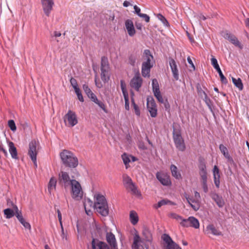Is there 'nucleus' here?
<instances>
[{
  "instance_id": "nucleus-10",
  "label": "nucleus",
  "mask_w": 249,
  "mask_h": 249,
  "mask_svg": "<svg viewBox=\"0 0 249 249\" xmlns=\"http://www.w3.org/2000/svg\"><path fill=\"white\" fill-rule=\"evenodd\" d=\"M179 223L183 227H191L195 229H198L199 227V222L198 219L194 216H190L187 219H184Z\"/></svg>"
},
{
  "instance_id": "nucleus-3",
  "label": "nucleus",
  "mask_w": 249,
  "mask_h": 249,
  "mask_svg": "<svg viewBox=\"0 0 249 249\" xmlns=\"http://www.w3.org/2000/svg\"><path fill=\"white\" fill-rule=\"evenodd\" d=\"M142 57L144 61L142 66V74L143 77H149L151 69L153 67V64L151 61L153 59V56L149 50H145L143 53Z\"/></svg>"
},
{
  "instance_id": "nucleus-28",
  "label": "nucleus",
  "mask_w": 249,
  "mask_h": 249,
  "mask_svg": "<svg viewBox=\"0 0 249 249\" xmlns=\"http://www.w3.org/2000/svg\"><path fill=\"white\" fill-rule=\"evenodd\" d=\"M129 219L131 224L135 225L139 221V217L137 213L134 211H131L129 214Z\"/></svg>"
},
{
  "instance_id": "nucleus-56",
  "label": "nucleus",
  "mask_w": 249,
  "mask_h": 249,
  "mask_svg": "<svg viewBox=\"0 0 249 249\" xmlns=\"http://www.w3.org/2000/svg\"><path fill=\"white\" fill-rule=\"evenodd\" d=\"M211 63L215 69L220 67L217 63V59L214 57H213L211 58Z\"/></svg>"
},
{
  "instance_id": "nucleus-62",
  "label": "nucleus",
  "mask_w": 249,
  "mask_h": 249,
  "mask_svg": "<svg viewBox=\"0 0 249 249\" xmlns=\"http://www.w3.org/2000/svg\"><path fill=\"white\" fill-rule=\"evenodd\" d=\"M7 205L9 207H11L15 211V206H17L15 205L12 201H11L10 199H8L7 200Z\"/></svg>"
},
{
  "instance_id": "nucleus-64",
  "label": "nucleus",
  "mask_w": 249,
  "mask_h": 249,
  "mask_svg": "<svg viewBox=\"0 0 249 249\" xmlns=\"http://www.w3.org/2000/svg\"><path fill=\"white\" fill-rule=\"evenodd\" d=\"M134 9L135 10V13L137 14L139 16L142 14L141 13L140 8L139 7H138L137 5H135L134 6Z\"/></svg>"
},
{
  "instance_id": "nucleus-6",
  "label": "nucleus",
  "mask_w": 249,
  "mask_h": 249,
  "mask_svg": "<svg viewBox=\"0 0 249 249\" xmlns=\"http://www.w3.org/2000/svg\"><path fill=\"white\" fill-rule=\"evenodd\" d=\"M39 144V142L35 140H32L29 144L28 154L35 166H37L36 156L38 152Z\"/></svg>"
},
{
  "instance_id": "nucleus-18",
  "label": "nucleus",
  "mask_w": 249,
  "mask_h": 249,
  "mask_svg": "<svg viewBox=\"0 0 249 249\" xmlns=\"http://www.w3.org/2000/svg\"><path fill=\"white\" fill-rule=\"evenodd\" d=\"M91 246L92 249H96V247H98L99 249H110L107 243L95 238L92 239Z\"/></svg>"
},
{
  "instance_id": "nucleus-38",
  "label": "nucleus",
  "mask_w": 249,
  "mask_h": 249,
  "mask_svg": "<svg viewBox=\"0 0 249 249\" xmlns=\"http://www.w3.org/2000/svg\"><path fill=\"white\" fill-rule=\"evenodd\" d=\"M101 78L104 82H107L109 79V76L108 75L109 70H101Z\"/></svg>"
},
{
  "instance_id": "nucleus-19",
  "label": "nucleus",
  "mask_w": 249,
  "mask_h": 249,
  "mask_svg": "<svg viewBox=\"0 0 249 249\" xmlns=\"http://www.w3.org/2000/svg\"><path fill=\"white\" fill-rule=\"evenodd\" d=\"M198 161V168L199 170V174L200 176V178L207 177L206 166L204 159H203V158H200Z\"/></svg>"
},
{
  "instance_id": "nucleus-27",
  "label": "nucleus",
  "mask_w": 249,
  "mask_h": 249,
  "mask_svg": "<svg viewBox=\"0 0 249 249\" xmlns=\"http://www.w3.org/2000/svg\"><path fill=\"white\" fill-rule=\"evenodd\" d=\"M170 170L173 177L178 179L182 178L181 174L178 171V168L176 165L171 164L170 166Z\"/></svg>"
},
{
  "instance_id": "nucleus-55",
  "label": "nucleus",
  "mask_w": 249,
  "mask_h": 249,
  "mask_svg": "<svg viewBox=\"0 0 249 249\" xmlns=\"http://www.w3.org/2000/svg\"><path fill=\"white\" fill-rule=\"evenodd\" d=\"M170 216L171 218L175 219L178 221L180 220V221H182V220H184V218H183L182 216L175 213H171Z\"/></svg>"
},
{
  "instance_id": "nucleus-46",
  "label": "nucleus",
  "mask_w": 249,
  "mask_h": 249,
  "mask_svg": "<svg viewBox=\"0 0 249 249\" xmlns=\"http://www.w3.org/2000/svg\"><path fill=\"white\" fill-rule=\"evenodd\" d=\"M196 200L192 201V203L191 204L190 206L194 211H197L200 208V201L197 199Z\"/></svg>"
},
{
  "instance_id": "nucleus-60",
  "label": "nucleus",
  "mask_w": 249,
  "mask_h": 249,
  "mask_svg": "<svg viewBox=\"0 0 249 249\" xmlns=\"http://www.w3.org/2000/svg\"><path fill=\"white\" fill-rule=\"evenodd\" d=\"M70 83L72 87L73 88V89L78 87L76 80L73 77H71V78Z\"/></svg>"
},
{
  "instance_id": "nucleus-34",
  "label": "nucleus",
  "mask_w": 249,
  "mask_h": 249,
  "mask_svg": "<svg viewBox=\"0 0 249 249\" xmlns=\"http://www.w3.org/2000/svg\"><path fill=\"white\" fill-rule=\"evenodd\" d=\"M122 158L123 160V162L125 166L126 169H127L130 167L129 165V163L130 162V155L127 154L125 153H124L122 155Z\"/></svg>"
},
{
  "instance_id": "nucleus-26",
  "label": "nucleus",
  "mask_w": 249,
  "mask_h": 249,
  "mask_svg": "<svg viewBox=\"0 0 249 249\" xmlns=\"http://www.w3.org/2000/svg\"><path fill=\"white\" fill-rule=\"evenodd\" d=\"M219 149L229 162L231 163L233 162V159L229 154L228 149L226 146L223 144H221L219 145Z\"/></svg>"
},
{
  "instance_id": "nucleus-49",
  "label": "nucleus",
  "mask_w": 249,
  "mask_h": 249,
  "mask_svg": "<svg viewBox=\"0 0 249 249\" xmlns=\"http://www.w3.org/2000/svg\"><path fill=\"white\" fill-rule=\"evenodd\" d=\"M20 223L24 226L26 229L30 230L31 228V225L29 222H26L24 218L18 219Z\"/></svg>"
},
{
  "instance_id": "nucleus-21",
  "label": "nucleus",
  "mask_w": 249,
  "mask_h": 249,
  "mask_svg": "<svg viewBox=\"0 0 249 249\" xmlns=\"http://www.w3.org/2000/svg\"><path fill=\"white\" fill-rule=\"evenodd\" d=\"M125 26L129 36H133L135 35L136 31L132 20L126 19L125 21Z\"/></svg>"
},
{
  "instance_id": "nucleus-16",
  "label": "nucleus",
  "mask_w": 249,
  "mask_h": 249,
  "mask_svg": "<svg viewBox=\"0 0 249 249\" xmlns=\"http://www.w3.org/2000/svg\"><path fill=\"white\" fill-rule=\"evenodd\" d=\"M204 232L207 235L213 234L216 236L222 235V232L213 224H209L206 226Z\"/></svg>"
},
{
  "instance_id": "nucleus-7",
  "label": "nucleus",
  "mask_w": 249,
  "mask_h": 249,
  "mask_svg": "<svg viewBox=\"0 0 249 249\" xmlns=\"http://www.w3.org/2000/svg\"><path fill=\"white\" fill-rule=\"evenodd\" d=\"M71 193L72 197L76 200H79L83 196V191L80 183L76 179L73 180L71 184Z\"/></svg>"
},
{
  "instance_id": "nucleus-31",
  "label": "nucleus",
  "mask_w": 249,
  "mask_h": 249,
  "mask_svg": "<svg viewBox=\"0 0 249 249\" xmlns=\"http://www.w3.org/2000/svg\"><path fill=\"white\" fill-rule=\"evenodd\" d=\"M56 183V179L54 177H52L50 178L48 185V189L50 193H51L52 190L53 189H55Z\"/></svg>"
},
{
  "instance_id": "nucleus-15",
  "label": "nucleus",
  "mask_w": 249,
  "mask_h": 249,
  "mask_svg": "<svg viewBox=\"0 0 249 249\" xmlns=\"http://www.w3.org/2000/svg\"><path fill=\"white\" fill-rule=\"evenodd\" d=\"M43 11L49 17L54 5L53 0H41Z\"/></svg>"
},
{
  "instance_id": "nucleus-9",
  "label": "nucleus",
  "mask_w": 249,
  "mask_h": 249,
  "mask_svg": "<svg viewBox=\"0 0 249 249\" xmlns=\"http://www.w3.org/2000/svg\"><path fill=\"white\" fill-rule=\"evenodd\" d=\"M64 121L66 125L73 127L78 123V119L75 112L69 110L64 117Z\"/></svg>"
},
{
  "instance_id": "nucleus-14",
  "label": "nucleus",
  "mask_w": 249,
  "mask_h": 249,
  "mask_svg": "<svg viewBox=\"0 0 249 249\" xmlns=\"http://www.w3.org/2000/svg\"><path fill=\"white\" fill-rule=\"evenodd\" d=\"M157 179L164 186H169L171 184L170 176L162 172H158L156 174Z\"/></svg>"
},
{
  "instance_id": "nucleus-47",
  "label": "nucleus",
  "mask_w": 249,
  "mask_h": 249,
  "mask_svg": "<svg viewBox=\"0 0 249 249\" xmlns=\"http://www.w3.org/2000/svg\"><path fill=\"white\" fill-rule=\"evenodd\" d=\"M154 94L160 103L162 104L163 103L165 100L163 99L160 91L154 93Z\"/></svg>"
},
{
  "instance_id": "nucleus-23",
  "label": "nucleus",
  "mask_w": 249,
  "mask_h": 249,
  "mask_svg": "<svg viewBox=\"0 0 249 249\" xmlns=\"http://www.w3.org/2000/svg\"><path fill=\"white\" fill-rule=\"evenodd\" d=\"M8 145L9 147V151L11 154L12 158L15 160H18V151L17 148L15 147L13 142L8 141Z\"/></svg>"
},
{
  "instance_id": "nucleus-12",
  "label": "nucleus",
  "mask_w": 249,
  "mask_h": 249,
  "mask_svg": "<svg viewBox=\"0 0 249 249\" xmlns=\"http://www.w3.org/2000/svg\"><path fill=\"white\" fill-rule=\"evenodd\" d=\"M223 36L226 39L229 40L231 43L233 44L235 46L238 47L239 49H242L243 46L238 38L233 34L226 31L224 33Z\"/></svg>"
},
{
  "instance_id": "nucleus-29",
  "label": "nucleus",
  "mask_w": 249,
  "mask_h": 249,
  "mask_svg": "<svg viewBox=\"0 0 249 249\" xmlns=\"http://www.w3.org/2000/svg\"><path fill=\"white\" fill-rule=\"evenodd\" d=\"M109 65L107 57L104 56L101 57V70H109Z\"/></svg>"
},
{
  "instance_id": "nucleus-32",
  "label": "nucleus",
  "mask_w": 249,
  "mask_h": 249,
  "mask_svg": "<svg viewBox=\"0 0 249 249\" xmlns=\"http://www.w3.org/2000/svg\"><path fill=\"white\" fill-rule=\"evenodd\" d=\"M137 55L136 53L130 54L128 57V63L131 66L134 67L135 66Z\"/></svg>"
},
{
  "instance_id": "nucleus-48",
  "label": "nucleus",
  "mask_w": 249,
  "mask_h": 249,
  "mask_svg": "<svg viewBox=\"0 0 249 249\" xmlns=\"http://www.w3.org/2000/svg\"><path fill=\"white\" fill-rule=\"evenodd\" d=\"M95 103L98 105V106L101 108L105 113H107L108 112L106 106L103 102L98 100V101H96Z\"/></svg>"
},
{
  "instance_id": "nucleus-11",
  "label": "nucleus",
  "mask_w": 249,
  "mask_h": 249,
  "mask_svg": "<svg viewBox=\"0 0 249 249\" xmlns=\"http://www.w3.org/2000/svg\"><path fill=\"white\" fill-rule=\"evenodd\" d=\"M147 108L152 117H156L157 116V105L152 97L149 96L147 98Z\"/></svg>"
},
{
  "instance_id": "nucleus-53",
  "label": "nucleus",
  "mask_w": 249,
  "mask_h": 249,
  "mask_svg": "<svg viewBox=\"0 0 249 249\" xmlns=\"http://www.w3.org/2000/svg\"><path fill=\"white\" fill-rule=\"evenodd\" d=\"M15 216L18 218V219H21L23 218L22 216V214L21 211H19L17 207V206H15Z\"/></svg>"
},
{
  "instance_id": "nucleus-25",
  "label": "nucleus",
  "mask_w": 249,
  "mask_h": 249,
  "mask_svg": "<svg viewBox=\"0 0 249 249\" xmlns=\"http://www.w3.org/2000/svg\"><path fill=\"white\" fill-rule=\"evenodd\" d=\"M161 238L162 240L166 242L167 244V249H169L171 248L173 246H174L176 244H177L175 242H174L171 237L167 234H163Z\"/></svg>"
},
{
  "instance_id": "nucleus-44",
  "label": "nucleus",
  "mask_w": 249,
  "mask_h": 249,
  "mask_svg": "<svg viewBox=\"0 0 249 249\" xmlns=\"http://www.w3.org/2000/svg\"><path fill=\"white\" fill-rule=\"evenodd\" d=\"M131 100L132 105L133 106L134 109L135 113L136 114V115L139 116L141 114V112H140L139 107L136 104L135 101H134V99L133 97H131Z\"/></svg>"
},
{
  "instance_id": "nucleus-24",
  "label": "nucleus",
  "mask_w": 249,
  "mask_h": 249,
  "mask_svg": "<svg viewBox=\"0 0 249 249\" xmlns=\"http://www.w3.org/2000/svg\"><path fill=\"white\" fill-rule=\"evenodd\" d=\"M211 197L219 207L222 208L225 205V202L222 197L218 194L215 193L212 194Z\"/></svg>"
},
{
  "instance_id": "nucleus-59",
  "label": "nucleus",
  "mask_w": 249,
  "mask_h": 249,
  "mask_svg": "<svg viewBox=\"0 0 249 249\" xmlns=\"http://www.w3.org/2000/svg\"><path fill=\"white\" fill-rule=\"evenodd\" d=\"M88 97L91 99V100L95 103L96 101H98V99L95 95V94H94L92 92L90 93L89 95H88Z\"/></svg>"
},
{
  "instance_id": "nucleus-2",
  "label": "nucleus",
  "mask_w": 249,
  "mask_h": 249,
  "mask_svg": "<svg viewBox=\"0 0 249 249\" xmlns=\"http://www.w3.org/2000/svg\"><path fill=\"white\" fill-rule=\"evenodd\" d=\"M74 171H75L76 172H73L74 175H71V178L68 173L65 171H61L58 174V183L59 185L65 190H67L70 188L71 184L73 183V180H75L76 177H78L79 175V173L77 170L75 169Z\"/></svg>"
},
{
  "instance_id": "nucleus-61",
  "label": "nucleus",
  "mask_w": 249,
  "mask_h": 249,
  "mask_svg": "<svg viewBox=\"0 0 249 249\" xmlns=\"http://www.w3.org/2000/svg\"><path fill=\"white\" fill-rule=\"evenodd\" d=\"M141 18H142L144 19V20L146 22H149V20H150V18L149 17L145 14H141L140 16H139Z\"/></svg>"
},
{
  "instance_id": "nucleus-37",
  "label": "nucleus",
  "mask_w": 249,
  "mask_h": 249,
  "mask_svg": "<svg viewBox=\"0 0 249 249\" xmlns=\"http://www.w3.org/2000/svg\"><path fill=\"white\" fill-rule=\"evenodd\" d=\"M140 237L138 234H136L134 237V241L132 245V248L135 249H141L139 246V243L140 242Z\"/></svg>"
},
{
  "instance_id": "nucleus-40",
  "label": "nucleus",
  "mask_w": 249,
  "mask_h": 249,
  "mask_svg": "<svg viewBox=\"0 0 249 249\" xmlns=\"http://www.w3.org/2000/svg\"><path fill=\"white\" fill-rule=\"evenodd\" d=\"M201 181L203 191L207 193L208 192V187L207 186V177L201 178Z\"/></svg>"
},
{
  "instance_id": "nucleus-35",
  "label": "nucleus",
  "mask_w": 249,
  "mask_h": 249,
  "mask_svg": "<svg viewBox=\"0 0 249 249\" xmlns=\"http://www.w3.org/2000/svg\"><path fill=\"white\" fill-rule=\"evenodd\" d=\"M232 81L234 85L237 88H238L240 90H241L243 89V85L240 78H239L236 79L234 77H232Z\"/></svg>"
},
{
  "instance_id": "nucleus-45",
  "label": "nucleus",
  "mask_w": 249,
  "mask_h": 249,
  "mask_svg": "<svg viewBox=\"0 0 249 249\" xmlns=\"http://www.w3.org/2000/svg\"><path fill=\"white\" fill-rule=\"evenodd\" d=\"M121 88L124 96L128 95L126 84L124 80L120 81Z\"/></svg>"
},
{
  "instance_id": "nucleus-42",
  "label": "nucleus",
  "mask_w": 249,
  "mask_h": 249,
  "mask_svg": "<svg viewBox=\"0 0 249 249\" xmlns=\"http://www.w3.org/2000/svg\"><path fill=\"white\" fill-rule=\"evenodd\" d=\"M215 70L217 71L218 72V73L219 75V76L220 78V80H221V82L224 84H227L228 80H227V78L223 75L220 67L218 68L217 69H216Z\"/></svg>"
},
{
  "instance_id": "nucleus-50",
  "label": "nucleus",
  "mask_w": 249,
  "mask_h": 249,
  "mask_svg": "<svg viewBox=\"0 0 249 249\" xmlns=\"http://www.w3.org/2000/svg\"><path fill=\"white\" fill-rule=\"evenodd\" d=\"M20 223L24 226L26 229L30 230L31 228V225L29 222H26L24 218L18 219Z\"/></svg>"
},
{
  "instance_id": "nucleus-52",
  "label": "nucleus",
  "mask_w": 249,
  "mask_h": 249,
  "mask_svg": "<svg viewBox=\"0 0 249 249\" xmlns=\"http://www.w3.org/2000/svg\"><path fill=\"white\" fill-rule=\"evenodd\" d=\"M169 202H170V201L166 200L165 199H162L157 204L155 205L154 208L156 209H158L159 208H160L163 205L167 204Z\"/></svg>"
},
{
  "instance_id": "nucleus-58",
  "label": "nucleus",
  "mask_w": 249,
  "mask_h": 249,
  "mask_svg": "<svg viewBox=\"0 0 249 249\" xmlns=\"http://www.w3.org/2000/svg\"><path fill=\"white\" fill-rule=\"evenodd\" d=\"M83 89L87 96L89 95V94L92 92L87 84H84L83 85Z\"/></svg>"
},
{
  "instance_id": "nucleus-33",
  "label": "nucleus",
  "mask_w": 249,
  "mask_h": 249,
  "mask_svg": "<svg viewBox=\"0 0 249 249\" xmlns=\"http://www.w3.org/2000/svg\"><path fill=\"white\" fill-rule=\"evenodd\" d=\"M3 213L5 217L7 219H10L15 215V211L13 209L7 208L3 211Z\"/></svg>"
},
{
  "instance_id": "nucleus-22",
  "label": "nucleus",
  "mask_w": 249,
  "mask_h": 249,
  "mask_svg": "<svg viewBox=\"0 0 249 249\" xmlns=\"http://www.w3.org/2000/svg\"><path fill=\"white\" fill-rule=\"evenodd\" d=\"M169 65L171 67L173 77L176 80H178L179 78L178 69L175 60L173 58L169 59Z\"/></svg>"
},
{
  "instance_id": "nucleus-20",
  "label": "nucleus",
  "mask_w": 249,
  "mask_h": 249,
  "mask_svg": "<svg viewBox=\"0 0 249 249\" xmlns=\"http://www.w3.org/2000/svg\"><path fill=\"white\" fill-rule=\"evenodd\" d=\"M213 173L214 184L217 188H219L220 187V172L217 166H214Z\"/></svg>"
},
{
  "instance_id": "nucleus-39",
  "label": "nucleus",
  "mask_w": 249,
  "mask_h": 249,
  "mask_svg": "<svg viewBox=\"0 0 249 249\" xmlns=\"http://www.w3.org/2000/svg\"><path fill=\"white\" fill-rule=\"evenodd\" d=\"M156 17L159 20H160L162 22V23L163 24V25L164 26H165L166 27L170 26V24H169L168 21L162 14H157L156 15Z\"/></svg>"
},
{
  "instance_id": "nucleus-5",
  "label": "nucleus",
  "mask_w": 249,
  "mask_h": 249,
  "mask_svg": "<svg viewBox=\"0 0 249 249\" xmlns=\"http://www.w3.org/2000/svg\"><path fill=\"white\" fill-rule=\"evenodd\" d=\"M123 182L125 189L130 191L133 195L138 196H142L141 192L138 190L137 186L133 182L131 178L126 174L123 176Z\"/></svg>"
},
{
  "instance_id": "nucleus-41",
  "label": "nucleus",
  "mask_w": 249,
  "mask_h": 249,
  "mask_svg": "<svg viewBox=\"0 0 249 249\" xmlns=\"http://www.w3.org/2000/svg\"><path fill=\"white\" fill-rule=\"evenodd\" d=\"M152 89L153 93L157 92L158 91H160V88L158 82L156 79H154L152 80Z\"/></svg>"
},
{
  "instance_id": "nucleus-4",
  "label": "nucleus",
  "mask_w": 249,
  "mask_h": 249,
  "mask_svg": "<svg viewBox=\"0 0 249 249\" xmlns=\"http://www.w3.org/2000/svg\"><path fill=\"white\" fill-rule=\"evenodd\" d=\"M60 155L62 161L66 167L75 168L78 166V159L71 152L64 150L60 153Z\"/></svg>"
},
{
  "instance_id": "nucleus-8",
  "label": "nucleus",
  "mask_w": 249,
  "mask_h": 249,
  "mask_svg": "<svg viewBox=\"0 0 249 249\" xmlns=\"http://www.w3.org/2000/svg\"><path fill=\"white\" fill-rule=\"evenodd\" d=\"M173 137L176 148L180 151H184L186 149L184 141L180 131L174 130Z\"/></svg>"
},
{
  "instance_id": "nucleus-51",
  "label": "nucleus",
  "mask_w": 249,
  "mask_h": 249,
  "mask_svg": "<svg viewBox=\"0 0 249 249\" xmlns=\"http://www.w3.org/2000/svg\"><path fill=\"white\" fill-rule=\"evenodd\" d=\"M20 223L24 226L26 229L30 230L31 228V225L29 222H26L24 218L18 219Z\"/></svg>"
},
{
  "instance_id": "nucleus-1",
  "label": "nucleus",
  "mask_w": 249,
  "mask_h": 249,
  "mask_svg": "<svg viewBox=\"0 0 249 249\" xmlns=\"http://www.w3.org/2000/svg\"><path fill=\"white\" fill-rule=\"evenodd\" d=\"M94 207L96 212L103 216H107L109 213V209L105 197L100 194L95 196Z\"/></svg>"
},
{
  "instance_id": "nucleus-30",
  "label": "nucleus",
  "mask_w": 249,
  "mask_h": 249,
  "mask_svg": "<svg viewBox=\"0 0 249 249\" xmlns=\"http://www.w3.org/2000/svg\"><path fill=\"white\" fill-rule=\"evenodd\" d=\"M144 239L146 241L151 242L152 240V235L150 231L147 228H144L142 232Z\"/></svg>"
},
{
  "instance_id": "nucleus-54",
  "label": "nucleus",
  "mask_w": 249,
  "mask_h": 249,
  "mask_svg": "<svg viewBox=\"0 0 249 249\" xmlns=\"http://www.w3.org/2000/svg\"><path fill=\"white\" fill-rule=\"evenodd\" d=\"M8 124L10 129L14 131L16 130L17 127L15 123V122L13 120H10L8 121Z\"/></svg>"
},
{
  "instance_id": "nucleus-13",
  "label": "nucleus",
  "mask_w": 249,
  "mask_h": 249,
  "mask_svg": "<svg viewBox=\"0 0 249 249\" xmlns=\"http://www.w3.org/2000/svg\"><path fill=\"white\" fill-rule=\"evenodd\" d=\"M143 82L142 78L140 76L139 73H137L131 79L130 82V87L134 89L137 91L140 90Z\"/></svg>"
},
{
  "instance_id": "nucleus-17",
  "label": "nucleus",
  "mask_w": 249,
  "mask_h": 249,
  "mask_svg": "<svg viewBox=\"0 0 249 249\" xmlns=\"http://www.w3.org/2000/svg\"><path fill=\"white\" fill-rule=\"evenodd\" d=\"M106 237L107 241L111 249H118L115 235L111 232H107Z\"/></svg>"
},
{
  "instance_id": "nucleus-36",
  "label": "nucleus",
  "mask_w": 249,
  "mask_h": 249,
  "mask_svg": "<svg viewBox=\"0 0 249 249\" xmlns=\"http://www.w3.org/2000/svg\"><path fill=\"white\" fill-rule=\"evenodd\" d=\"M196 90H197L198 95L199 97H201L202 98H203L205 97H207V93H206V92L204 90H203L202 89L201 86L199 83L197 84V85L196 86Z\"/></svg>"
},
{
  "instance_id": "nucleus-57",
  "label": "nucleus",
  "mask_w": 249,
  "mask_h": 249,
  "mask_svg": "<svg viewBox=\"0 0 249 249\" xmlns=\"http://www.w3.org/2000/svg\"><path fill=\"white\" fill-rule=\"evenodd\" d=\"M125 101V108L127 110H129V97L128 95L124 96Z\"/></svg>"
},
{
  "instance_id": "nucleus-43",
  "label": "nucleus",
  "mask_w": 249,
  "mask_h": 249,
  "mask_svg": "<svg viewBox=\"0 0 249 249\" xmlns=\"http://www.w3.org/2000/svg\"><path fill=\"white\" fill-rule=\"evenodd\" d=\"M203 99L206 104L208 107L212 111L213 110V104L212 101L211 100L210 98L208 97V95L207 97H205L203 98Z\"/></svg>"
},
{
  "instance_id": "nucleus-63",
  "label": "nucleus",
  "mask_w": 249,
  "mask_h": 249,
  "mask_svg": "<svg viewBox=\"0 0 249 249\" xmlns=\"http://www.w3.org/2000/svg\"><path fill=\"white\" fill-rule=\"evenodd\" d=\"M162 104H163L164 107L166 110L169 109V108L170 107V106L168 103L167 99H165V100L164 101L163 103H162Z\"/></svg>"
}]
</instances>
